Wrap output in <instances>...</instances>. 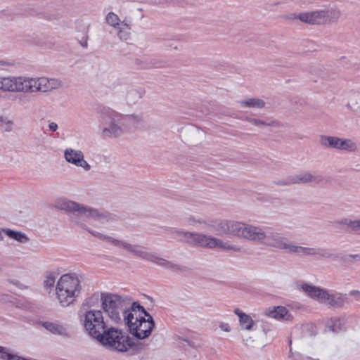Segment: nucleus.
I'll list each match as a JSON object with an SVG mask.
<instances>
[{"label": "nucleus", "mask_w": 360, "mask_h": 360, "mask_svg": "<svg viewBox=\"0 0 360 360\" xmlns=\"http://www.w3.org/2000/svg\"><path fill=\"white\" fill-rule=\"evenodd\" d=\"M220 233L230 234L259 242L267 247L285 251L288 239L269 227L255 226L233 221H222L217 224Z\"/></svg>", "instance_id": "f257e3e1"}, {"label": "nucleus", "mask_w": 360, "mask_h": 360, "mask_svg": "<svg viewBox=\"0 0 360 360\" xmlns=\"http://www.w3.org/2000/svg\"><path fill=\"white\" fill-rule=\"evenodd\" d=\"M105 349L117 353H127L130 356L139 354L146 345L135 342L122 330L110 327L106 328L96 339Z\"/></svg>", "instance_id": "f03ea898"}, {"label": "nucleus", "mask_w": 360, "mask_h": 360, "mask_svg": "<svg viewBox=\"0 0 360 360\" xmlns=\"http://www.w3.org/2000/svg\"><path fill=\"white\" fill-rule=\"evenodd\" d=\"M102 307L112 321L118 323L125 319L129 311V297H122L116 294L102 293Z\"/></svg>", "instance_id": "7ed1b4c3"}, {"label": "nucleus", "mask_w": 360, "mask_h": 360, "mask_svg": "<svg viewBox=\"0 0 360 360\" xmlns=\"http://www.w3.org/2000/svg\"><path fill=\"white\" fill-rule=\"evenodd\" d=\"M100 115L102 123L108 124L102 129L103 138H117L124 131L126 117L106 106H98L96 108Z\"/></svg>", "instance_id": "20e7f679"}, {"label": "nucleus", "mask_w": 360, "mask_h": 360, "mask_svg": "<svg viewBox=\"0 0 360 360\" xmlns=\"http://www.w3.org/2000/svg\"><path fill=\"white\" fill-rule=\"evenodd\" d=\"M56 207L59 210L72 213L75 217L92 219L102 224L112 219L111 214L108 212H102L67 199L59 200Z\"/></svg>", "instance_id": "39448f33"}, {"label": "nucleus", "mask_w": 360, "mask_h": 360, "mask_svg": "<svg viewBox=\"0 0 360 360\" xmlns=\"http://www.w3.org/2000/svg\"><path fill=\"white\" fill-rule=\"evenodd\" d=\"M146 248L139 244H134L130 253L142 259L153 262L161 267L173 272H184L187 270L186 266L160 257L153 252H148Z\"/></svg>", "instance_id": "423d86ee"}, {"label": "nucleus", "mask_w": 360, "mask_h": 360, "mask_svg": "<svg viewBox=\"0 0 360 360\" xmlns=\"http://www.w3.org/2000/svg\"><path fill=\"white\" fill-rule=\"evenodd\" d=\"M125 325L129 328L130 333L139 340L148 338L155 327L153 316H140L134 318L133 314H128L125 319Z\"/></svg>", "instance_id": "0eeeda50"}, {"label": "nucleus", "mask_w": 360, "mask_h": 360, "mask_svg": "<svg viewBox=\"0 0 360 360\" xmlns=\"http://www.w3.org/2000/svg\"><path fill=\"white\" fill-rule=\"evenodd\" d=\"M15 82L17 83V91L46 92L60 85L58 80L49 79L46 77L38 79L17 77Z\"/></svg>", "instance_id": "6e6552de"}, {"label": "nucleus", "mask_w": 360, "mask_h": 360, "mask_svg": "<svg viewBox=\"0 0 360 360\" xmlns=\"http://www.w3.org/2000/svg\"><path fill=\"white\" fill-rule=\"evenodd\" d=\"M85 330L90 336L96 339L98 335L107 328L103 320V312L101 310H88L84 314L82 319Z\"/></svg>", "instance_id": "1a4fd4ad"}, {"label": "nucleus", "mask_w": 360, "mask_h": 360, "mask_svg": "<svg viewBox=\"0 0 360 360\" xmlns=\"http://www.w3.org/2000/svg\"><path fill=\"white\" fill-rule=\"evenodd\" d=\"M321 146L333 149L355 151L357 149L356 144L351 139H342L337 136L322 135L320 137Z\"/></svg>", "instance_id": "9d476101"}, {"label": "nucleus", "mask_w": 360, "mask_h": 360, "mask_svg": "<svg viewBox=\"0 0 360 360\" xmlns=\"http://www.w3.org/2000/svg\"><path fill=\"white\" fill-rule=\"evenodd\" d=\"M72 221L75 222L76 224H79L82 229L87 231L89 233H91L94 236L98 238V239L102 240H108V242L111 243L114 245H115L117 247L122 248L130 253V251H131L134 244H131L124 240H120L115 239L111 236L101 233L98 231L91 230L88 228V226L86 224H84L83 223H79L78 221H77L76 219H75L73 218L72 219Z\"/></svg>", "instance_id": "9b49d317"}, {"label": "nucleus", "mask_w": 360, "mask_h": 360, "mask_svg": "<svg viewBox=\"0 0 360 360\" xmlns=\"http://www.w3.org/2000/svg\"><path fill=\"white\" fill-rule=\"evenodd\" d=\"M57 285L63 287L66 290L73 291L77 295L80 294L82 290L80 281L75 273L63 275L58 280Z\"/></svg>", "instance_id": "f8f14e48"}, {"label": "nucleus", "mask_w": 360, "mask_h": 360, "mask_svg": "<svg viewBox=\"0 0 360 360\" xmlns=\"http://www.w3.org/2000/svg\"><path fill=\"white\" fill-rule=\"evenodd\" d=\"M186 234L187 236H190V239L188 240V243L191 245H198L209 248H216V238L197 233Z\"/></svg>", "instance_id": "ddd939ff"}, {"label": "nucleus", "mask_w": 360, "mask_h": 360, "mask_svg": "<svg viewBox=\"0 0 360 360\" xmlns=\"http://www.w3.org/2000/svg\"><path fill=\"white\" fill-rule=\"evenodd\" d=\"M325 10L302 13L298 15L299 20L303 22L312 25L326 24Z\"/></svg>", "instance_id": "4468645a"}, {"label": "nucleus", "mask_w": 360, "mask_h": 360, "mask_svg": "<svg viewBox=\"0 0 360 360\" xmlns=\"http://www.w3.org/2000/svg\"><path fill=\"white\" fill-rule=\"evenodd\" d=\"M301 289L307 294V295L319 302L324 303L328 298V290L309 283H304L301 285Z\"/></svg>", "instance_id": "2eb2a0df"}, {"label": "nucleus", "mask_w": 360, "mask_h": 360, "mask_svg": "<svg viewBox=\"0 0 360 360\" xmlns=\"http://www.w3.org/2000/svg\"><path fill=\"white\" fill-rule=\"evenodd\" d=\"M293 184L314 183L316 184H322L325 181V178L321 175H314L310 172H304L298 174L292 175Z\"/></svg>", "instance_id": "dca6fc26"}, {"label": "nucleus", "mask_w": 360, "mask_h": 360, "mask_svg": "<svg viewBox=\"0 0 360 360\" xmlns=\"http://www.w3.org/2000/svg\"><path fill=\"white\" fill-rule=\"evenodd\" d=\"M57 298L63 307H68L73 304L75 298L79 295L73 291L66 290L63 287L56 285V288Z\"/></svg>", "instance_id": "f3484780"}, {"label": "nucleus", "mask_w": 360, "mask_h": 360, "mask_svg": "<svg viewBox=\"0 0 360 360\" xmlns=\"http://www.w3.org/2000/svg\"><path fill=\"white\" fill-rule=\"evenodd\" d=\"M136 65L140 69L160 68L166 65V62L151 57H142L135 60Z\"/></svg>", "instance_id": "a211bd4d"}, {"label": "nucleus", "mask_w": 360, "mask_h": 360, "mask_svg": "<svg viewBox=\"0 0 360 360\" xmlns=\"http://www.w3.org/2000/svg\"><path fill=\"white\" fill-rule=\"evenodd\" d=\"M328 298L326 299L323 304L334 307V308H342L346 303L349 302V299L346 294H342L335 292L330 294L328 291Z\"/></svg>", "instance_id": "6ab92c4d"}, {"label": "nucleus", "mask_w": 360, "mask_h": 360, "mask_svg": "<svg viewBox=\"0 0 360 360\" xmlns=\"http://www.w3.org/2000/svg\"><path fill=\"white\" fill-rule=\"evenodd\" d=\"M265 314L276 319L288 320L291 316L287 308L283 306L274 307L273 309L269 308L266 310Z\"/></svg>", "instance_id": "aec40b11"}, {"label": "nucleus", "mask_w": 360, "mask_h": 360, "mask_svg": "<svg viewBox=\"0 0 360 360\" xmlns=\"http://www.w3.org/2000/svg\"><path fill=\"white\" fill-rule=\"evenodd\" d=\"M42 326L44 328L53 334L63 337H70L67 328L61 324L46 321L42 323Z\"/></svg>", "instance_id": "412c9836"}, {"label": "nucleus", "mask_w": 360, "mask_h": 360, "mask_svg": "<svg viewBox=\"0 0 360 360\" xmlns=\"http://www.w3.org/2000/svg\"><path fill=\"white\" fill-rule=\"evenodd\" d=\"M64 158L68 162L77 166L82 158H84V153L79 150L67 148L64 152Z\"/></svg>", "instance_id": "4be33fe9"}, {"label": "nucleus", "mask_w": 360, "mask_h": 360, "mask_svg": "<svg viewBox=\"0 0 360 360\" xmlns=\"http://www.w3.org/2000/svg\"><path fill=\"white\" fill-rule=\"evenodd\" d=\"M145 91L142 89H129L127 90L126 101L129 105L136 103L144 95Z\"/></svg>", "instance_id": "5701e85b"}, {"label": "nucleus", "mask_w": 360, "mask_h": 360, "mask_svg": "<svg viewBox=\"0 0 360 360\" xmlns=\"http://www.w3.org/2000/svg\"><path fill=\"white\" fill-rule=\"evenodd\" d=\"M16 78L0 77V90L17 91V83L15 82Z\"/></svg>", "instance_id": "b1692460"}, {"label": "nucleus", "mask_w": 360, "mask_h": 360, "mask_svg": "<svg viewBox=\"0 0 360 360\" xmlns=\"http://www.w3.org/2000/svg\"><path fill=\"white\" fill-rule=\"evenodd\" d=\"M2 231L9 237L21 243H26L29 241V238L22 232L11 230L9 229H4Z\"/></svg>", "instance_id": "393cba45"}, {"label": "nucleus", "mask_w": 360, "mask_h": 360, "mask_svg": "<svg viewBox=\"0 0 360 360\" xmlns=\"http://www.w3.org/2000/svg\"><path fill=\"white\" fill-rule=\"evenodd\" d=\"M326 24L337 22L341 16V11L336 6L331 7L330 9L325 11Z\"/></svg>", "instance_id": "a878e982"}, {"label": "nucleus", "mask_w": 360, "mask_h": 360, "mask_svg": "<svg viewBox=\"0 0 360 360\" xmlns=\"http://www.w3.org/2000/svg\"><path fill=\"white\" fill-rule=\"evenodd\" d=\"M305 248L304 246H300L298 245L295 244L292 242L288 241V243L287 245L285 252L289 254H295L297 255H302L304 256Z\"/></svg>", "instance_id": "bb28decb"}, {"label": "nucleus", "mask_w": 360, "mask_h": 360, "mask_svg": "<svg viewBox=\"0 0 360 360\" xmlns=\"http://www.w3.org/2000/svg\"><path fill=\"white\" fill-rule=\"evenodd\" d=\"M239 321L240 325L242 326V328L247 330H252L253 325L255 323L252 319L246 314H239Z\"/></svg>", "instance_id": "cd10ccee"}, {"label": "nucleus", "mask_w": 360, "mask_h": 360, "mask_svg": "<svg viewBox=\"0 0 360 360\" xmlns=\"http://www.w3.org/2000/svg\"><path fill=\"white\" fill-rule=\"evenodd\" d=\"M240 103L246 107L249 108H262L265 105V102L259 98H251L248 100L240 101Z\"/></svg>", "instance_id": "c85d7f7f"}, {"label": "nucleus", "mask_w": 360, "mask_h": 360, "mask_svg": "<svg viewBox=\"0 0 360 360\" xmlns=\"http://www.w3.org/2000/svg\"><path fill=\"white\" fill-rule=\"evenodd\" d=\"M140 311L146 317H148V319H151V315L145 309V308L137 302H131V300L129 298V311L131 312L134 314V312Z\"/></svg>", "instance_id": "c756f323"}, {"label": "nucleus", "mask_w": 360, "mask_h": 360, "mask_svg": "<svg viewBox=\"0 0 360 360\" xmlns=\"http://www.w3.org/2000/svg\"><path fill=\"white\" fill-rule=\"evenodd\" d=\"M343 320L340 319H331L330 321L327 323V327L330 330L338 333L342 329Z\"/></svg>", "instance_id": "7c9ffc66"}, {"label": "nucleus", "mask_w": 360, "mask_h": 360, "mask_svg": "<svg viewBox=\"0 0 360 360\" xmlns=\"http://www.w3.org/2000/svg\"><path fill=\"white\" fill-rule=\"evenodd\" d=\"M0 359L2 360H22L23 357L9 353L8 348L0 346Z\"/></svg>", "instance_id": "2f4dec72"}, {"label": "nucleus", "mask_w": 360, "mask_h": 360, "mask_svg": "<svg viewBox=\"0 0 360 360\" xmlns=\"http://www.w3.org/2000/svg\"><path fill=\"white\" fill-rule=\"evenodd\" d=\"M247 120L249 121L250 123L255 126H274L280 127L282 126V124L276 121H271L270 122H266L263 120H259V119H255V118H247Z\"/></svg>", "instance_id": "473e14b6"}, {"label": "nucleus", "mask_w": 360, "mask_h": 360, "mask_svg": "<svg viewBox=\"0 0 360 360\" xmlns=\"http://www.w3.org/2000/svg\"><path fill=\"white\" fill-rule=\"evenodd\" d=\"M316 256L321 258L332 259L336 260L339 258L338 255L330 253L327 249L319 248H317Z\"/></svg>", "instance_id": "72a5a7b5"}, {"label": "nucleus", "mask_w": 360, "mask_h": 360, "mask_svg": "<svg viewBox=\"0 0 360 360\" xmlns=\"http://www.w3.org/2000/svg\"><path fill=\"white\" fill-rule=\"evenodd\" d=\"M216 248H219L224 250H230L235 252L240 251V248L237 245H232L226 242H223L221 240L216 238Z\"/></svg>", "instance_id": "f704fd0d"}, {"label": "nucleus", "mask_w": 360, "mask_h": 360, "mask_svg": "<svg viewBox=\"0 0 360 360\" xmlns=\"http://www.w3.org/2000/svg\"><path fill=\"white\" fill-rule=\"evenodd\" d=\"M106 22L108 25L114 27L115 28L119 29L120 19L115 13L110 12L106 16Z\"/></svg>", "instance_id": "c9c22d12"}, {"label": "nucleus", "mask_w": 360, "mask_h": 360, "mask_svg": "<svg viewBox=\"0 0 360 360\" xmlns=\"http://www.w3.org/2000/svg\"><path fill=\"white\" fill-rule=\"evenodd\" d=\"M56 281V276L54 273H49L44 281V287L45 289H51L54 287Z\"/></svg>", "instance_id": "e433bc0d"}, {"label": "nucleus", "mask_w": 360, "mask_h": 360, "mask_svg": "<svg viewBox=\"0 0 360 360\" xmlns=\"http://www.w3.org/2000/svg\"><path fill=\"white\" fill-rule=\"evenodd\" d=\"M122 23L127 27V30H120L117 34H118L119 38L121 40L127 41L128 39H130V36H131L130 32L129 31L130 28L127 23H124V22H122Z\"/></svg>", "instance_id": "4c0bfd02"}, {"label": "nucleus", "mask_w": 360, "mask_h": 360, "mask_svg": "<svg viewBox=\"0 0 360 360\" xmlns=\"http://www.w3.org/2000/svg\"><path fill=\"white\" fill-rule=\"evenodd\" d=\"M354 256H359V254H349V255H345L344 256H342V257H339L338 259H340L343 262L345 263H347V264H354L358 261H360V259H356L352 257H354Z\"/></svg>", "instance_id": "58836bf2"}, {"label": "nucleus", "mask_w": 360, "mask_h": 360, "mask_svg": "<svg viewBox=\"0 0 360 360\" xmlns=\"http://www.w3.org/2000/svg\"><path fill=\"white\" fill-rule=\"evenodd\" d=\"M352 221L350 219L348 218H344L340 220L336 221L335 224L345 226L346 228L345 229V231L347 233H350V230L352 228Z\"/></svg>", "instance_id": "ea45409f"}, {"label": "nucleus", "mask_w": 360, "mask_h": 360, "mask_svg": "<svg viewBox=\"0 0 360 360\" xmlns=\"http://www.w3.org/2000/svg\"><path fill=\"white\" fill-rule=\"evenodd\" d=\"M170 233L172 234H176L179 236H182L183 238L179 239V240L188 243V240L190 239V236H187L186 233H191L192 232L184 231L172 229L170 230Z\"/></svg>", "instance_id": "a19ab883"}, {"label": "nucleus", "mask_w": 360, "mask_h": 360, "mask_svg": "<svg viewBox=\"0 0 360 360\" xmlns=\"http://www.w3.org/2000/svg\"><path fill=\"white\" fill-rule=\"evenodd\" d=\"M273 184L276 186H290L293 184L292 175L285 177L282 180L274 181Z\"/></svg>", "instance_id": "79ce46f5"}, {"label": "nucleus", "mask_w": 360, "mask_h": 360, "mask_svg": "<svg viewBox=\"0 0 360 360\" xmlns=\"http://www.w3.org/2000/svg\"><path fill=\"white\" fill-rule=\"evenodd\" d=\"M350 232L360 233V219L352 221Z\"/></svg>", "instance_id": "37998d69"}, {"label": "nucleus", "mask_w": 360, "mask_h": 360, "mask_svg": "<svg viewBox=\"0 0 360 360\" xmlns=\"http://www.w3.org/2000/svg\"><path fill=\"white\" fill-rule=\"evenodd\" d=\"M316 252L317 248L306 247L304 256L315 257L316 256Z\"/></svg>", "instance_id": "c03bdc74"}, {"label": "nucleus", "mask_w": 360, "mask_h": 360, "mask_svg": "<svg viewBox=\"0 0 360 360\" xmlns=\"http://www.w3.org/2000/svg\"><path fill=\"white\" fill-rule=\"evenodd\" d=\"M77 167H82L85 171L91 169V165L84 160V157L82 158Z\"/></svg>", "instance_id": "a18cd8bd"}, {"label": "nucleus", "mask_w": 360, "mask_h": 360, "mask_svg": "<svg viewBox=\"0 0 360 360\" xmlns=\"http://www.w3.org/2000/svg\"><path fill=\"white\" fill-rule=\"evenodd\" d=\"M88 39H89L88 35H86V34L84 35L80 39H79V44L84 48H87Z\"/></svg>", "instance_id": "49530a36"}, {"label": "nucleus", "mask_w": 360, "mask_h": 360, "mask_svg": "<svg viewBox=\"0 0 360 360\" xmlns=\"http://www.w3.org/2000/svg\"><path fill=\"white\" fill-rule=\"evenodd\" d=\"M25 12L28 15H38V11L34 8L27 7V9L25 10Z\"/></svg>", "instance_id": "de8ad7c7"}, {"label": "nucleus", "mask_w": 360, "mask_h": 360, "mask_svg": "<svg viewBox=\"0 0 360 360\" xmlns=\"http://www.w3.org/2000/svg\"><path fill=\"white\" fill-rule=\"evenodd\" d=\"M349 295L353 296L357 301H360V291L352 290L350 291Z\"/></svg>", "instance_id": "09e8293b"}, {"label": "nucleus", "mask_w": 360, "mask_h": 360, "mask_svg": "<svg viewBox=\"0 0 360 360\" xmlns=\"http://www.w3.org/2000/svg\"><path fill=\"white\" fill-rule=\"evenodd\" d=\"M219 327L222 330L226 332H229L231 330L230 326L228 323H221Z\"/></svg>", "instance_id": "8fccbe9b"}, {"label": "nucleus", "mask_w": 360, "mask_h": 360, "mask_svg": "<svg viewBox=\"0 0 360 360\" xmlns=\"http://www.w3.org/2000/svg\"><path fill=\"white\" fill-rule=\"evenodd\" d=\"M4 16L7 17L8 18H12V14L9 13L8 11H1L0 12V18H3Z\"/></svg>", "instance_id": "3c124183"}, {"label": "nucleus", "mask_w": 360, "mask_h": 360, "mask_svg": "<svg viewBox=\"0 0 360 360\" xmlns=\"http://www.w3.org/2000/svg\"><path fill=\"white\" fill-rule=\"evenodd\" d=\"M58 124L56 122H51L49 124V129L52 131H56L58 129Z\"/></svg>", "instance_id": "603ef678"}, {"label": "nucleus", "mask_w": 360, "mask_h": 360, "mask_svg": "<svg viewBox=\"0 0 360 360\" xmlns=\"http://www.w3.org/2000/svg\"><path fill=\"white\" fill-rule=\"evenodd\" d=\"M8 282L12 283L13 285L18 287L19 288H21L22 289L23 287H22V284H21L20 283V281H17V280H8Z\"/></svg>", "instance_id": "864d4df0"}, {"label": "nucleus", "mask_w": 360, "mask_h": 360, "mask_svg": "<svg viewBox=\"0 0 360 360\" xmlns=\"http://www.w3.org/2000/svg\"><path fill=\"white\" fill-rule=\"evenodd\" d=\"M286 18L289 19V20H295V19L299 20L298 15H297L295 13H290V14L287 15Z\"/></svg>", "instance_id": "5fc2aeb1"}, {"label": "nucleus", "mask_w": 360, "mask_h": 360, "mask_svg": "<svg viewBox=\"0 0 360 360\" xmlns=\"http://www.w3.org/2000/svg\"><path fill=\"white\" fill-rule=\"evenodd\" d=\"M9 63L5 60H0V67H4L8 65Z\"/></svg>", "instance_id": "6e6d98bb"}, {"label": "nucleus", "mask_w": 360, "mask_h": 360, "mask_svg": "<svg viewBox=\"0 0 360 360\" xmlns=\"http://www.w3.org/2000/svg\"><path fill=\"white\" fill-rule=\"evenodd\" d=\"M234 313L239 316V314H245L244 312L241 311L238 308L235 309Z\"/></svg>", "instance_id": "4d7b16f0"}, {"label": "nucleus", "mask_w": 360, "mask_h": 360, "mask_svg": "<svg viewBox=\"0 0 360 360\" xmlns=\"http://www.w3.org/2000/svg\"><path fill=\"white\" fill-rule=\"evenodd\" d=\"M4 122V118L0 116V124Z\"/></svg>", "instance_id": "13d9d810"}, {"label": "nucleus", "mask_w": 360, "mask_h": 360, "mask_svg": "<svg viewBox=\"0 0 360 360\" xmlns=\"http://www.w3.org/2000/svg\"><path fill=\"white\" fill-rule=\"evenodd\" d=\"M353 257L356 259H360V255H359V256H354Z\"/></svg>", "instance_id": "bf43d9fd"}, {"label": "nucleus", "mask_w": 360, "mask_h": 360, "mask_svg": "<svg viewBox=\"0 0 360 360\" xmlns=\"http://www.w3.org/2000/svg\"><path fill=\"white\" fill-rule=\"evenodd\" d=\"M2 271V269H1V267L0 266V271Z\"/></svg>", "instance_id": "052dcab7"}, {"label": "nucleus", "mask_w": 360, "mask_h": 360, "mask_svg": "<svg viewBox=\"0 0 360 360\" xmlns=\"http://www.w3.org/2000/svg\"><path fill=\"white\" fill-rule=\"evenodd\" d=\"M318 360V359H317Z\"/></svg>", "instance_id": "680f3d73"}]
</instances>
